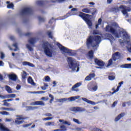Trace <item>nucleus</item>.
<instances>
[{"label":"nucleus","mask_w":131,"mask_h":131,"mask_svg":"<svg viewBox=\"0 0 131 131\" xmlns=\"http://www.w3.org/2000/svg\"><path fill=\"white\" fill-rule=\"evenodd\" d=\"M77 10V8L72 9L70 11H69L68 13L62 16L61 20H64V19L68 18V17H70V16H78L82 18L90 28H92L93 27V22L92 21V20L90 19V17H92V15L81 12H79V14H77V13H76Z\"/></svg>","instance_id":"nucleus-1"},{"label":"nucleus","mask_w":131,"mask_h":131,"mask_svg":"<svg viewBox=\"0 0 131 131\" xmlns=\"http://www.w3.org/2000/svg\"><path fill=\"white\" fill-rule=\"evenodd\" d=\"M68 59L70 68L73 70V71H75L77 68L76 72H78L79 71V63L78 62V61L75 59H73L71 57H68Z\"/></svg>","instance_id":"nucleus-6"},{"label":"nucleus","mask_w":131,"mask_h":131,"mask_svg":"<svg viewBox=\"0 0 131 131\" xmlns=\"http://www.w3.org/2000/svg\"><path fill=\"white\" fill-rule=\"evenodd\" d=\"M51 119H53L52 117H47V118H45L43 119V120H51Z\"/></svg>","instance_id":"nucleus-49"},{"label":"nucleus","mask_w":131,"mask_h":131,"mask_svg":"<svg viewBox=\"0 0 131 131\" xmlns=\"http://www.w3.org/2000/svg\"><path fill=\"white\" fill-rule=\"evenodd\" d=\"M108 79H110V80H114V79H115V76L113 75L109 76Z\"/></svg>","instance_id":"nucleus-44"},{"label":"nucleus","mask_w":131,"mask_h":131,"mask_svg":"<svg viewBox=\"0 0 131 131\" xmlns=\"http://www.w3.org/2000/svg\"><path fill=\"white\" fill-rule=\"evenodd\" d=\"M42 48L43 49L44 53L46 56L50 58L53 57L52 50H54V45L48 41H44L42 44Z\"/></svg>","instance_id":"nucleus-4"},{"label":"nucleus","mask_w":131,"mask_h":131,"mask_svg":"<svg viewBox=\"0 0 131 131\" xmlns=\"http://www.w3.org/2000/svg\"><path fill=\"white\" fill-rule=\"evenodd\" d=\"M1 58L2 59H4L5 58V54L3 53V52H1Z\"/></svg>","instance_id":"nucleus-51"},{"label":"nucleus","mask_w":131,"mask_h":131,"mask_svg":"<svg viewBox=\"0 0 131 131\" xmlns=\"http://www.w3.org/2000/svg\"><path fill=\"white\" fill-rule=\"evenodd\" d=\"M5 88L6 91H7V93L9 94H12V93H13V91H12V89L11 87H10V86L5 85Z\"/></svg>","instance_id":"nucleus-25"},{"label":"nucleus","mask_w":131,"mask_h":131,"mask_svg":"<svg viewBox=\"0 0 131 131\" xmlns=\"http://www.w3.org/2000/svg\"><path fill=\"white\" fill-rule=\"evenodd\" d=\"M3 102L4 103V106H6V107H9V106H10V103H8V101H6V100H3Z\"/></svg>","instance_id":"nucleus-37"},{"label":"nucleus","mask_w":131,"mask_h":131,"mask_svg":"<svg viewBox=\"0 0 131 131\" xmlns=\"http://www.w3.org/2000/svg\"><path fill=\"white\" fill-rule=\"evenodd\" d=\"M27 111H29L31 110H34V109H36L37 108V106H26Z\"/></svg>","instance_id":"nucleus-31"},{"label":"nucleus","mask_w":131,"mask_h":131,"mask_svg":"<svg viewBox=\"0 0 131 131\" xmlns=\"http://www.w3.org/2000/svg\"><path fill=\"white\" fill-rule=\"evenodd\" d=\"M125 115V113H121L117 117H116L115 119V121H118L122 117H123Z\"/></svg>","instance_id":"nucleus-20"},{"label":"nucleus","mask_w":131,"mask_h":131,"mask_svg":"<svg viewBox=\"0 0 131 131\" xmlns=\"http://www.w3.org/2000/svg\"><path fill=\"white\" fill-rule=\"evenodd\" d=\"M127 50L129 53H131V44L129 45V47L127 48Z\"/></svg>","instance_id":"nucleus-57"},{"label":"nucleus","mask_w":131,"mask_h":131,"mask_svg":"<svg viewBox=\"0 0 131 131\" xmlns=\"http://www.w3.org/2000/svg\"><path fill=\"white\" fill-rule=\"evenodd\" d=\"M81 85V83L80 82L76 83L71 88V91H72V92H78V89H77V88H79V86H80Z\"/></svg>","instance_id":"nucleus-15"},{"label":"nucleus","mask_w":131,"mask_h":131,"mask_svg":"<svg viewBox=\"0 0 131 131\" xmlns=\"http://www.w3.org/2000/svg\"><path fill=\"white\" fill-rule=\"evenodd\" d=\"M60 128L63 130H66V126H65L64 125H61L60 126Z\"/></svg>","instance_id":"nucleus-52"},{"label":"nucleus","mask_w":131,"mask_h":131,"mask_svg":"<svg viewBox=\"0 0 131 131\" xmlns=\"http://www.w3.org/2000/svg\"><path fill=\"white\" fill-rule=\"evenodd\" d=\"M101 23H102V19L99 18L98 21V24H99L100 25H101Z\"/></svg>","instance_id":"nucleus-55"},{"label":"nucleus","mask_w":131,"mask_h":131,"mask_svg":"<svg viewBox=\"0 0 131 131\" xmlns=\"http://www.w3.org/2000/svg\"><path fill=\"white\" fill-rule=\"evenodd\" d=\"M45 81H48L49 82V81H51V78L49 76H46L45 77Z\"/></svg>","instance_id":"nucleus-40"},{"label":"nucleus","mask_w":131,"mask_h":131,"mask_svg":"<svg viewBox=\"0 0 131 131\" xmlns=\"http://www.w3.org/2000/svg\"><path fill=\"white\" fill-rule=\"evenodd\" d=\"M95 76H96V74L91 73L85 77V80H86L87 81H90L92 80V78H95Z\"/></svg>","instance_id":"nucleus-16"},{"label":"nucleus","mask_w":131,"mask_h":131,"mask_svg":"<svg viewBox=\"0 0 131 131\" xmlns=\"http://www.w3.org/2000/svg\"><path fill=\"white\" fill-rule=\"evenodd\" d=\"M121 10V12L123 15H127L128 12H130L131 9L128 8V7L124 6V5H121L120 7H114L113 8V11L115 12H119Z\"/></svg>","instance_id":"nucleus-7"},{"label":"nucleus","mask_w":131,"mask_h":131,"mask_svg":"<svg viewBox=\"0 0 131 131\" xmlns=\"http://www.w3.org/2000/svg\"><path fill=\"white\" fill-rule=\"evenodd\" d=\"M81 100L84 101V102H86V103H88V104H91V105H96V102L91 101L86 98L82 97Z\"/></svg>","instance_id":"nucleus-18"},{"label":"nucleus","mask_w":131,"mask_h":131,"mask_svg":"<svg viewBox=\"0 0 131 131\" xmlns=\"http://www.w3.org/2000/svg\"><path fill=\"white\" fill-rule=\"evenodd\" d=\"M38 19H39V21L40 22H45V21L46 20V19H45V18H42L40 16H39L38 17Z\"/></svg>","instance_id":"nucleus-42"},{"label":"nucleus","mask_w":131,"mask_h":131,"mask_svg":"<svg viewBox=\"0 0 131 131\" xmlns=\"http://www.w3.org/2000/svg\"><path fill=\"white\" fill-rule=\"evenodd\" d=\"M91 10H93V12L92 13ZM97 11L98 10L96 8H83L82 9V12H83V13H86V14H91V13H92V15H93V16H94V15L97 13Z\"/></svg>","instance_id":"nucleus-11"},{"label":"nucleus","mask_w":131,"mask_h":131,"mask_svg":"<svg viewBox=\"0 0 131 131\" xmlns=\"http://www.w3.org/2000/svg\"><path fill=\"white\" fill-rule=\"evenodd\" d=\"M73 120L74 122H76V123H77L78 124H79V120H78V119H76L75 118H74L73 119Z\"/></svg>","instance_id":"nucleus-47"},{"label":"nucleus","mask_w":131,"mask_h":131,"mask_svg":"<svg viewBox=\"0 0 131 131\" xmlns=\"http://www.w3.org/2000/svg\"><path fill=\"white\" fill-rule=\"evenodd\" d=\"M31 34H32V33H27L24 34V35H25V36H31Z\"/></svg>","instance_id":"nucleus-46"},{"label":"nucleus","mask_w":131,"mask_h":131,"mask_svg":"<svg viewBox=\"0 0 131 131\" xmlns=\"http://www.w3.org/2000/svg\"><path fill=\"white\" fill-rule=\"evenodd\" d=\"M0 129L2 131H10V129L8 128H6L3 124L0 123Z\"/></svg>","instance_id":"nucleus-26"},{"label":"nucleus","mask_w":131,"mask_h":131,"mask_svg":"<svg viewBox=\"0 0 131 131\" xmlns=\"http://www.w3.org/2000/svg\"><path fill=\"white\" fill-rule=\"evenodd\" d=\"M20 14L21 16H27L28 15H32L33 10L30 8H25L22 9Z\"/></svg>","instance_id":"nucleus-8"},{"label":"nucleus","mask_w":131,"mask_h":131,"mask_svg":"<svg viewBox=\"0 0 131 131\" xmlns=\"http://www.w3.org/2000/svg\"><path fill=\"white\" fill-rule=\"evenodd\" d=\"M23 65H24V66H29L30 67H34V64H33V63H31L27 61L23 62Z\"/></svg>","instance_id":"nucleus-21"},{"label":"nucleus","mask_w":131,"mask_h":131,"mask_svg":"<svg viewBox=\"0 0 131 131\" xmlns=\"http://www.w3.org/2000/svg\"><path fill=\"white\" fill-rule=\"evenodd\" d=\"M73 111L75 112H79L82 111V108L79 107H76L73 108Z\"/></svg>","instance_id":"nucleus-29"},{"label":"nucleus","mask_w":131,"mask_h":131,"mask_svg":"<svg viewBox=\"0 0 131 131\" xmlns=\"http://www.w3.org/2000/svg\"><path fill=\"white\" fill-rule=\"evenodd\" d=\"M28 42L30 45H32V46H34V43L36 42V38H31L28 40Z\"/></svg>","instance_id":"nucleus-23"},{"label":"nucleus","mask_w":131,"mask_h":131,"mask_svg":"<svg viewBox=\"0 0 131 131\" xmlns=\"http://www.w3.org/2000/svg\"><path fill=\"white\" fill-rule=\"evenodd\" d=\"M94 62L96 64L99 66V67H104V66H105V62H104L103 60H98V58H95Z\"/></svg>","instance_id":"nucleus-12"},{"label":"nucleus","mask_w":131,"mask_h":131,"mask_svg":"<svg viewBox=\"0 0 131 131\" xmlns=\"http://www.w3.org/2000/svg\"><path fill=\"white\" fill-rule=\"evenodd\" d=\"M58 1L59 3H63V2H65L66 0H45V1H37V4L38 6H40L41 7H43L45 6L46 8H50V7H52L56 2Z\"/></svg>","instance_id":"nucleus-5"},{"label":"nucleus","mask_w":131,"mask_h":131,"mask_svg":"<svg viewBox=\"0 0 131 131\" xmlns=\"http://www.w3.org/2000/svg\"><path fill=\"white\" fill-rule=\"evenodd\" d=\"M120 54L118 52H117L115 53H114L112 55V58H111L108 61V63L106 66V67H109V66H111L112 64H113V60L114 61H116V57H118V56H120Z\"/></svg>","instance_id":"nucleus-10"},{"label":"nucleus","mask_w":131,"mask_h":131,"mask_svg":"<svg viewBox=\"0 0 131 131\" xmlns=\"http://www.w3.org/2000/svg\"><path fill=\"white\" fill-rule=\"evenodd\" d=\"M28 83L32 84V85H36L35 82H34V81H33V79H32V77L30 76L28 78Z\"/></svg>","instance_id":"nucleus-22"},{"label":"nucleus","mask_w":131,"mask_h":131,"mask_svg":"<svg viewBox=\"0 0 131 131\" xmlns=\"http://www.w3.org/2000/svg\"><path fill=\"white\" fill-rule=\"evenodd\" d=\"M47 34L49 37H50V38H51V39H53V38H54V37L53 36V34H52V32L48 31L47 32Z\"/></svg>","instance_id":"nucleus-35"},{"label":"nucleus","mask_w":131,"mask_h":131,"mask_svg":"<svg viewBox=\"0 0 131 131\" xmlns=\"http://www.w3.org/2000/svg\"><path fill=\"white\" fill-rule=\"evenodd\" d=\"M46 116H52V114L51 113H47L45 114Z\"/></svg>","instance_id":"nucleus-60"},{"label":"nucleus","mask_w":131,"mask_h":131,"mask_svg":"<svg viewBox=\"0 0 131 131\" xmlns=\"http://www.w3.org/2000/svg\"><path fill=\"white\" fill-rule=\"evenodd\" d=\"M21 89V86L19 85H17L16 86V90H20Z\"/></svg>","instance_id":"nucleus-61"},{"label":"nucleus","mask_w":131,"mask_h":131,"mask_svg":"<svg viewBox=\"0 0 131 131\" xmlns=\"http://www.w3.org/2000/svg\"><path fill=\"white\" fill-rule=\"evenodd\" d=\"M101 40V36L99 35L88 36L86 40L87 49H90L91 48H96L97 46H99Z\"/></svg>","instance_id":"nucleus-2"},{"label":"nucleus","mask_w":131,"mask_h":131,"mask_svg":"<svg viewBox=\"0 0 131 131\" xmlns=\"http://www.w3.org/2000/svg\"><path fill=\"white\" fill-rule=\"evenodd\" d=\"M52 123H53L52 122H49L46 123V125H51V124H52Z\"/></svg>","instance_id":"nucleus-58"},{"label":"nucleus","mask_w":131,"mask_h":131,"mask_svg":"<svg viewBox=\"0 0 131 131\" xmlns=\"http://www.w3.org/2000/svg\"><path fill=\"white\" fill-rule=\"evenodd\" d=\"M89 5H92V6H95V3H94V2H89Z\"/></svg>","instance_id":"nucleus-62"},{"label":"nucleus","mask_w":131,"mask_h":131,"mask_svg":"<svg viewBox=\"0 0 131 131\" xmlns=\"http://www.w3.org/2000/svg\"><path fill=\"white\" fill-rule=\"evenodd\" d=\"M46 91H37L33 92V94H45Z\"/></svg>","instance_id":"nucleus-43"},{"label":"nucleus","mask_w":131,"mask_h":131,"mask_svg":"<svg viewBox=\"0 0 131 131\" xmlns=\"http://www.w3.org/2000/svg\"><path fill=\"white\" fill-rule=\"evenodd\" d=\"M113 26H115V27H118V24L116 23H114L112 24Z\"/></svg>","instance_id":"nucleus-53"},{"label":"nucleus","mask_w":131,"mask_h":131,"mask_svg":"<svg viewBox=\"0 0 131 131\" xmlns=\"http://www.w3.org/2000/svg\"><path fill=\"white\" fill-rule=\"evenodd\" d=\"M52 20H54V17H52V18H51V19H50V20H49V23L52 24V23H53V21H52Z\"/></svg>","instance_id":"nucleus-63"},{"label":"nucleus","mask_w":131,"mask_h":131,"mask_svg":"<svg viewBox=\"0 0 131 131\" xmlns=\"http://www.w3.org/2000/svg\"><path fill=\"white\" fill-rule=\"evenodd\" d=\"M0 98H1V99H10V98H16V94H7L5 96L0 95Z\"/></svg>","instance_id":"nucleus-13"},{"label":"nucleus","mask_w":131,"mask_h":131,"mask_svg":"<svg viewBox=\"0 0 131 131\" xmlns=\"http://www.w3.org/2000/svg\"><path fill=\"white\" fill-rule=\"evenodd\" d=\"M3 110H6V111H14L15 110L12 107H3Z\"/></svg>","instance_id":"nucleus-33"},{"label":"nucleus","mask_w":131,"mask_h":131,"mask_svg":"<svg viewBox=\"0 0 131 131\" xmlns=\"http://www.w3.org/2000/svg\"><path fill=\"white\" fill-rule=\"evenodd\" d=\"M93 34L94 35H96L99 34V31L96 30H93Z\"/></svg>","instance_id":"nucleus-45"},{"label":"nucleus","mask_w":131,"mask_h":131,"mask_svg":"<svg viewBox=\"0 0 131 131\" xmlns=\"http://www.w3.org/2000/svg\"><path fill=\"white\" fill-rule=\"evenodd\" d=\"M117 105V101H115L112 104V107H115Z\"/></svg>","instance_id":"nucleus-54"},{"label":"nucleus","mask_w":131,"mask_h":131,"mask_svg":"<svg viewBox=\"0 0 131 131\" xmlns=\"http://www.w3.org/2000/svg\"><path fill=\"white\" fill-rule=\"evenodd\" d=\"M10 1H7L6 4H7V9H12V8H14V4L10 3Z\"/></svg>","instance_id":"nucleus-27"},{"label":"nucleus","mask_w":131,"mask_h":131,"mask_svg":"<svg viewBox=\"0 0 131 131\" xmlns=\"http://www.w3.org/2000/svg\"><path fill=\"white\" fill-rule=\"evenodd\" d=\"M57 46L59 49H60V50L63 52V53L69 54V55H71L72 54V50L63 46L61 43H57Z\"/></svg>","instance_id":"nucleus-9"},{"label":"nucleus","mask_w":131,"mask_h":131,"mask_svg":"<svg viewBox=\"0 0 131 131\" xmlns=\"http://www.w3.org/2000/svg\"><path fill=\"white\" fill-rule=\"evenodd\" d=\"M112 1L113 0H107V4H111V3H112Z\"/></svg>","instance_id":"nucleus-64"},{"label":"nucleus","mask_w":131,"mask_h":131,"mask_svg":"<svg viewBox=\"0 0 131 131\" xmlns=\"http://www.w3.org/2000/svg\"><path fill=\"white\" fill-rule=\"evenodd\" d=\"M5 101H7V102H11V101H14V99L13 98L8 99H6Z\"/></svg>","instance_id":"nucleus-56"},{"label":"nucleus","mask_w":131,"mask_h":131,"mask_svg":"<svg viewBox=\"0 0 131 131\" xmlns=\"http://www.w3.org/2000/svg\"><path fill=\"white\" fill-rule=\"evenodd\" d=\"M122 68L129 69L131 68V63H126L122 65Z\"/></svg>","instance_id":"nucleus-32"},{"label":"nucleus","mask_w":131,"mask_h":131,"mask_svg":"<svg viewBox=\"0 0 131 131\" xmlns=\"http://www.w3.org/2000/svg\"><path fill=\"white\" fill-rule=\"evenodd\" d=\"M88 56L90 59L94 58V51L91 50L88 52Z\"/></svg>","instance_id":"nucleus-30"},{"label":"nucleus","mask_w":131,"mask_h":131,"mask_svg":"<svg viewBox=\"0 0 131 131\" xmlns=\"http://www.w3.org/2000/svg\"><path fill=\"white\" fill-rule=\"evenodd\" d=\"M119 85H118L117 86L116 90H115V88L112 89V91H114V92L112 93V95H113V94H115V93H117V92H118V91H119V89H120V86H121V84H123V81H121V82H119Z\"/></svg>","instance_id":"nucleus-17"},{"label":"nucleus","mask_w":131,"mask_h":131,"mask_svg":"<svg viewBox=\"0 0 131 131\" xmlns=\"http://www.w3.org/2000/svg\"><path fill=\"white\" fill-rule=\"evenodd\" d=\"M26 47L29 51H30V52L33 51V49H32V47H31V46H30V45H29V44L26 45Z\"/></svg>","instance_id":"nucleus-39"},{"label":"nucleus","mask_w":131,"mask_h":131,"mask_svg":"<svg viewBox=\"0 0 131 131\" xmlns=\"http://www.w3.org/2000/svg\"><path fill=\"white\" fill-rule=\"evenodd\" d=\"M105 31L107 32H111V33L114 34L117 38L120 37V34H123V37L126 39H129V38H130V36L128 35L127 33L124 32L123 31H120L119 33H118L117 31L111 26L107 25L105 27Z\"/></svg>","instance_id":"nucleus-3"},{"label":"nucleus","mask_w":131,"mask_h":131,"mask_svg":"<svg viewBox=\"0 0 131 131\" xmlns=\"http://www.w3.org/2000/svg\"><path fill=\"white\" fill-rule=\"evenodd\" d=\"M13 46L15 48V49H14V51L16 52V51H17V50L18 49V44L17 43H15L13 45Z\"/></svg>","instance_id":"nucleus-41"},{"label":"nucleus","mask_w":131,"mask_h":131,"mask_svg":"<svg viewBox=\"0 0 131 131\" xmlns=\"http://www.w3.org/2000/svg\"><path fill=\"white\" fill-rule=\"evenodd\" d=\"M21 76L23 79H25V78H26V76H27V73L25 71H23V73L21 75Z\"/></svg>","instance_id":"nucleus-36"},{"label":"nucleus","mask_w":131,"mask_h":131,"mask_svg":"<svg viewBox=\"0 0 131 131\" xmlns=\"http://www.w3.org/2000/svg\"><path fill=\"white\" fill-rule=\"evenodd\" d=\"M89 91H93V92H96L98 90V85H96L92 88H89Z\"/></svg>","instance_id":"nucleus-34"},{"label":"nucleus","mask_w":131,"mask_h":131,"mask_svg":"<svg viewBox=\"0 0 131 131\" xmlns=\"http://www.w3.org/2000/svg\"><path fill=\"white\" fill-rule=\"evenodd\" d=\"M30 125H31V123L30 124H26L25 125H23L24 127H28V126H30Z\"/></svg>","instance_id":"nucleus-50"},{"label":"nucleus","mask_w":131,"mask_h":131,"mask_svg":"<svg viewBox=\"0 0 131 131\" xmlns=\"http://www.w3.org/2000/svg\"><path fill=\"white\" fill-rule=\"evenodd\" d=\"M1 114H2L3 115H9V112L6 111L2 112Z\"/></svg>","instance_id":"nucleus-48"},{"label":"nucleus","mask_w":131,"mask_h":131,"mask_svg":"<svg viewBox=\"0 0 131 131\" xmlns=\"http://www.w3.org/2000/svg\"><path fill=\"white\" fill-rule=\"evenodd\" d=\"M41 90H42L43 91H46V90H47V88H45V86H41Z\"/></svg>","instance_id":"nucleus-59"},{"label":"nucleus","mask_w":131,"mask_h":131,"mask_svg":"<svg viewBox=\"0 0 131 131\" xmlns=\"http://www.w3.org/2000/svg\"><path fill=\"white\" fill-rule=\"evenodd\" d=\"M80 98V96H73L70 98H69V101H75V100H77V99H79Z\"/></svg>","instance_id":"nucleus-28"},{"label":"nucleus","mask_w":131,"mask_h":131,"mask_svg":"<svg viewBox=\"0 0 131 131\" xmlns=\"http://www.w3.org/2000/svg\"><path fill=\"white\" fill-rule=\"evenodd\" d=\"M9 77L11 80H13V81H16L17 80V75L15 74H11L9 75Z\"/></svg>","instance_id":"nucleus-19"},{"label":"nucleus","mask_w":131,"mask_h":131,"mask_svg":"<svg viewBox=\"0 0 131 131\" xmlns=\"http://www.w3.org/2000/svg\"><path fill=\"white\" fill-rule=\"evenodd\" d=\"M49 97L51 98V99L50 100V104H52L53 103V101H54V96H53L52 94H49Z\"/></svg>","instance_id":"nucleus-38"},{"label":"nucleus","mask_w":131,"mask_h":131,"mask_svg":"<svg viewBox=\"0 0 131 131\" xmlns=\"http://www.w3.org/2000/svg\"><path fill=\"white\" fill-rule=\"evenodd\" d=\"M21 119H24V118L22 117H18L16 118V120H15V123L16 124H21V123H23V121H20Z\"/></svg>","instance_id":"nucleus-24"},{"label":"nucleus","mask_w":131,"mask_h":131,"mask_svg":"<svg viewBox=\"0 0 131 131\" xmlns=\"http://www.w3.org/2000/svg\"><path fill=\"white\" fill-rule=\"evenodd\" d=\"M31 105H32V106H45V104L42 101H38L32 102Z\"/></svg>","instance_id":"nucleus-14"}]
</instances>
